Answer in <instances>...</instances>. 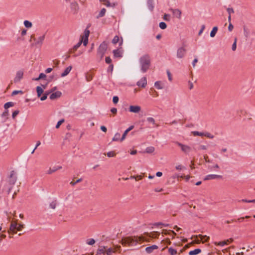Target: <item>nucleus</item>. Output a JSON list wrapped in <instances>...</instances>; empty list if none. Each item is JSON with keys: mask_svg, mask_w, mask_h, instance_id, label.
<instances>
[{"mask_svg": "<svg viewBox=\"0 0 255 255\" xmlns=\"http://www.w3.org/2000/svg\"><path fill=\"white\" fill-rule=\"evenodd\" d=\"M143 240V239L140 237L130 236L123 238L120 243L125 246L133 247L140 244Z\"/></svg>", "mask_w": 255, "mask_h": 255, "instance_id": "f257e3e1", "label": "nucleus"}, {"mask_svg": "<svg viewBox=\"0 0 255 255\" xmlns=\"http://www.w3.org/2000/svg\"><path fill=\"white\" fill-rule=\"evenodd\" d=\"M139 62L141 71L145 73L151 65L150 56L148 54H144L140 57Z\"/></svg>", "mask_w": 255, "mask_h": 255, "instance_id": "f03ea898", "label": "nucleus"}, {"mask_svg": "<svg viewBox=\"0 0 255 255\" xmlns=\"http://www.w3.org/2000/svg\"><path fill=\"white\" fill-rule=\"evenodd\" d=\"M24 227V225L23 224H18L17 220L12 221L7 231L9 234V238H12V236L11 235L16 234L17 231H21Z\"/></svg>", "mask_w": 255, "mask_h": 255, "instance_id": "7ed1b4c3", "label": "nucleus"}, {"mask_svg": "<svg viewBox=\"0 0 255 255\" xmlns=\"http://www.w3.org/2000/svg\"><path fill=\"white\" fill-rule=\"evenodd\" d=\"M209 239V237L201 235H192V245L194 244H198L202 241L203 243L207 242Z\"/></svg>", "mask_w": 255, "mask_h": 255, "instance_id": "20e7f679", "label": "nucleus"}, {"mask_svg": "<svg viewBox=\"0 0 255 255\" xmlns=\"http://www.w3.org/2000/svg\"><path fill=\"white\" fill-rule=\"evenodd\" d=\"M121 246L113 245L111 247L106 246V254L107 255H112L114 253L120 252Z\"/></svg>", "mask_w": 255, "mask_h": 255, "instance_id": "39448f33", "label": "nucleus"}, {"mask_svg": "<svg viewBox=\"0 0 255 255\" xmlns=\"http://www.w3.org/2000/svg\"><path fill=\"white\" fill-rule=\"evenodd\" d=\"M45 38V35H43L42 36H39L36 39L34 35H31L30 36V41H31L32 40L34 41V43L31 44V46H41L43 41Z\"/></svg>", "mask_w": 255, "mask_h": 255, "instance_id": "423d86ee", "label": "nucleus"}, {"mask_svg": "<svg viewBox=\"0 0 255 255\" xmlns=\"http://www.w3.org/2000/svg\"><path fill=\"white\" fill-rule=\"evenodd\" d=\"M17 180V176L14 171H11L10 172L9 183L10 186L13 185ZM12 189V186H10L8 189V193H9Z\"/></svg>", "mask_w": 255, "mask_h": 255, "instance_id": "0eeeda50", "label": "nucleus"}, {"mask_svg": "<svg viewBox=\"0 0 255 255\" xmlns=\"http://www.w3.org/2000/svg\"><path fill=\"white\" fill-rule=\"evenodd\" d=\"M108 48V44L105 42L101 43L98 48V55L102 58Z\"/></svg>", "mask_w": 255, "mask_h": 255, "instance_id": "6e6552de", "label": "nucleus"}, {"mask_svg": "<svg viewBox=\"0 0 255 255\" xmlns=\"http://www.w3.org/2000/svg\"><path fill=\"white\" fill-rule=\"evenodd\" d=\"M90 34V31L86 28L84 32V35L82 37L81 40H82L83 45L86 46L88 42V37Z\"/></svg>", "mask_w": 255, "mask_h": 255, "instance_id": "1a4fd4ad", "label": "nucleus"}, {"mask_svg": "<svg viewBox=\"0 0 255 255\" xmlns=\"http://www.w3.org/2000/svg\"><path fill=\"white\" fill-rule=\"evenodd\" d=\"M70 9L73 14H77L79 9V5L77 1H73L70 3Z\"/></svg>", "mask_w": 255, "mask_h": 255, "instance_id": "9d476101", "label": "nucleus"}, {"mask_svg": "<svg viewBox=\"0 0 255 255\" xmlns=\"http://www.w3.org/2000/svg\"><path fill=\"white\" fill-rule=\"evenodd\" d=\"M141 109L139 106L131 105L129 107V111L132 113L138 114L140 112Z\"/></svg>", "mask_w": 255, "mask_h": 255, "instance_id": "9b49d317", "label": "nucleus"}, {"mask_svg": "<svg viewBox=\"0 0 255 255\" xmlns=\"http://www.w3.org/2000/svg\"><path fill=\"white\" fill-rule=\"evenodd\" d=\"M23 71L21 70L16 72L15 77L14 78V82L17 83L19 82L23 78Z\"/></svg>", "mask_w": 255, "mask_h": 255, "instance_id": "f8f14e48", "label": "nucleus"}, {"mask_svg": "<svg viewBox=\"0 0 255 255\" xmlns=\"http://www.w3.org/2000/svg\"><path fill=\"white\" fill-rule=\"evenodd\" d=\"M136 85L138 87H140L141 88H145L147 85V79L145 77H142L137 83Z\"/></svg>", "mask_w": 255, "mask_h": 255, "instance_id": "ddd939ff", "label": "nucleus"}, {"mask_svg": "<svg viewBox=\"0 0 255 255\" xmlns=\"http://www.w3.org/2000/svg\"><path fill=\"white\" fill-rule=\"evenodd\" d=\"M178 146L181 147L182 151L186 154H188L190 151V147L188 146L182 144L180 143L177 142Z\"/></svg>", "mask_w": 255, "mask_h": 255, "instance_id": "4468645a", "label": "nucleus"}, {"mask_svg": "<svg viewBox=\"0 0 255 255\" xmlns=\"http://www.w3.org/2000/svg\"><path fill=\"white\" fill-rule=\"evenodd\" d=\"M62 168V166H54L53 167H50L48 170L46 171V174L48 175L52 174V173L55 172L58 170H60Z\"/></svg>", "mask_w": 255, "mask_h": 255, "instance_id": "2eb2a0df", "label": "nucleus"}, {"mask_svg": "<svg viewBox=\"0 0 255 255\" xmlns=\"http://www.w3.org/2000/svg\"><path fill=\"white\" fill-rule=\"evenodd\" d=\"M170 10L172 12L173 16L178 19L181 18V11L179 9H170Z\"/></svg>", "mask_w": 255, "mask_h": 255, "instance_id": "dca6fc26", "label": "nucleus"}, {"mask_svg": "<svg viewBox=\"0 0 255 255\" xmlns=\"http://www.w3.org/2000/svg\"><path fill=\"white\" fill-rule=\"evenodd\" d=\"M61 95L62 93L61 92L56 91L54 93H52V94H51V95L49 96V98L52 100H54L60 98Z\"/></svg>", "mask_w": 255, "mask_h": 255, "instance_id": "f3484780", "label": "nucleus"}, {"mask_svg": "<svg viewBox=\"0 0 255 255\" xmlns=\"http://www.w3.org/2000/svg\"><path fill=\"white\" fill-rule=\"evenodd\" d=\"M186 53V49L184 47H181L177 50V55L179 58H181L184 57Z\"/></svg>", "mask_w": 255, "mask_h": 255, "instance_id": "a211bd4d", "label": "nucleus"}, {"mask_svg": "<svg viewBox=\"0 0 255 255\" xmlns=\"http://www.w3.org/2000/svg\"><path fill=\"white\" fill-rule=\"evenodd\" d=\"M222 176L216 174H209L204 178V180H212L217 178H221Z\"/></svg>", "mask_w": 255, "mask_h": 255, "instance_id": "6ab92c4d", "label": "nucleus"}, {"mask_svg": "<svg viewBox=\"0 0 255 255\" xmlns=\"http://www.w3.org/2000/svg\"><path fill=\"white\" fill-rule=\"evenodd\" d=\"M106 254V246H100L97 252V255H105Z\"/></svg>", "mask_w": 255, "mask_h": 255, "instance_id": "aec40b11", "label": "nucleus"}, {"mask_svg": "<svg viewBox=\"0 0 255 255\" xmlns=\"http://www.w3.org/2000/svg\"><path fill=\"white\" fill-rule=\"evenodd\" d=\"M114 55L115 57H122L123 50L121 48L117 49L113 51Z\"/></svg>", "mask_w": 255, "mask_h": 255, "instance_id": "412c9836", "label": "nucleus"}, {"mask_svg": "<svg viewBox=\"0 0 255 255\" xmlns=\"http://www.w3.org/2000/svg\"><path fill=\"white\" fill-rule=\"evenodd\" d=\"M233 241V240L232 239H230L227 240L226 241L219 242L218 243H215V244L216 245H217L219 246H223L225 245H228L229 244L231 243Z\"/></svg>", "mask_w": 255, "mask_h": 255, "instance_id": "4be33fe9", "label": "nucleus"}, {"mask_svg": "<svg viewBox=\"0 0 255 255\" xmlns=\"http://www.w3.org/2000/svg\"><path fill=\"white\" fill-rule=\"evenodd\" d=\"M158 249V246L156 245H152L150 247H148L146 248L145 251L147 253H152L154 250H157Z\"/></svg>", "mask_w": 255, "mask_h": 255, "instance_id": "5701e85b", "label": "nucleus"}, {"mask_svg": "<svg viewBox=\"0 0 255 255\" xmlns=\"http://www.w3.org/2000/svg\"><path fill=\"white\" fill-rule=\"evenodd\" d=\"M119 41H120V46H121L123 44V38H121V40H120L119 37L117 35L115 36L113 39L112 40V43L114 44L117 43Z\"/></svg>", "mask_w": 255, "mask_h": 255, "instance_id": "b1692460", "label": "nucleus"}, {"mask_svg": "<svg viewBox=\"0 0 255 255\" xmlns=\"http://www.w3.org/2000/svg\"><path fill=\"white\" fill-rule=\"evenodd\" d=\"M71 69H72V66H69L67 67L65 69L64 72L61 73V76L63 77H65V76H67L70 73V72L71 71Z\"/></svg>", "mask_w": 255, "mask_h": 255, "instance_id": "393cba45", "label": "nucleus"}, {"mask_svg": "<svg viewBox=\"0 0 255 255\" xmlns=\"http://www.w3.org/2000/svg\"><path fill=\"white\" fill-rule=\"evenodd\" d=\"M43 89L40 86H37L36 87V92L38 97H40L41 94L43 93Z\"/></svg>", "mask_w": 255, "mask_h": 255, "instance_id": "a878e982", "label": "nucleus"}, {"mask_svg": "<svg viewBox=\"0 0 255 255\" xmlns=\"http://www.w3.org/2000/svg\"><path fill=\"white\" fill-rule=\"evenodd\" d=\"M100 2H102L103 4L106 5L107 6H114L115 4H111L110 1L108 0H100Z\"/></svg>", "mask_w": 255, "mask_h": 255, "instance_id": "bb28decb", "label": "nucleus"}, {"mask_svg": "<svg viewBox=\"0 0 255 255\" xmlns=\"http://www.w3.org/2000/svg\"><path fill=\"white\" fill-rule=\"evenodd\" d=\"M106 12V9L105 8H103L101 9L99 14L97 16V18H99L100 17H103L105 15Z\"/></svg>", "mask_w": 255, "mask_h": 255, "instance_id": "cd10ccee", "label": "nucleus"}, {"mask_svg": "<svg viewBox=\"0 0 255 255\" xmlns=\"http://www.w3.org/2000/svg\"><path fill=\"white\" fill-rule=\"evenodd\" d=\"M24 25L27 28H31L32 26V23L28 20H24L23 22Z\"/></svg>", "mask_w": 255, "mask_h": 255, "instance_id": "c85d7f7f", "label": "nucleus"}, {"mask_svg": "<svg viewBox=\"0 0 255 255\" xmlns=\"http://www.w3.org/2000/svg\"><path fill=\"white\" fill-rule=\"evenodd\" d=\"M120 136H121L120 133L119 132H117L115 134L114 136L113 137V138L112 139V140L113 141H119V140H121Z\"/></svg>", "mask_w": 255, "mask_h": 255, "instance_id": "c756f323", "label": "nucleus"}, {"mask_svg": "<svg viewBox=\"0 0 255 255\" xmlns=\"http://www.w3.org/2000/svg\"><path fill=\"white\" fill-rule=\"evenodd\" d=\"M217 30H218V27L216 26L214 27L212 30L211 31V33H210L211 37H214L217 32Z\"/></svg>", "mask_w": 255, "mask_h": 255, "instance_id": "7c9ffc66", "label": "nucleus"}, {"mask_svg": "<svg viewBox=\"0 0 255 255\" xmlns=\"http://www.w3.org/2000/svg\"><path fill=\"white\" fill-rule=\"evenodd\" d=\"M147 5L148 8L152 11L153 9L154 6L153 4V2L152 0H148L147 1Z\"/></svg>", "mask_w": 255, "mask_h": 255, "instance_id": "2f4dec72", "label": "nucleus"}, {"mask_svg": "<svg viewBox=\"0 0 255 255\" xmlns=\"http://www.w3.org/2000/svg\"><path fill=\"white\" fill-rule=\"evenodd\" d=\"M13 105H14L13 103H12L11 102H9L5 103L4 105V108L5 110H7L9 107L13 106Z\"/></svg>", "mask_w": 255, "mask_h": 255, "instance_id": "473e14b6", "label": "nucleus"}, {"mask_svg": "<svg viewBox=\"0 0 255 255\" xmlns=\"http://www.w3.org/2000/svg\"><path fill=\"white\" fill-rule=\"evenodd\" d=\"M168 253L171 255H177V251L172 248H170L168 249Z\"/></svg>", "mask_w": 255, "mask_h": 255, "instance_id": "72a5a7b5", "label": "nucleus"}, {"mask_svg": "<svg viewBox=\"0 0 255 255\" xmlns=\"http://www.w3.org/2000/svg\"><path fill=\"white\" fill-rule=\"evenodd\" d=\"M154 147L153 146L148 147L145 149V152L148 153H152L154 151Z\"/></svg>", "mask_w": 255, "mask_h": 255, "instance_id": "f704fd0d", "label": "nucleus"}, {"mask_svg": "<svg viewBox=\"0 0 255 255\" xmlns=\"http://www.w3.org/2000/svg\"><path fill=\"white\" fill-rule=\"evenodd\" d=\"M82 43V40H80V41L78 43H77L75 45H74L73 46L74 51H76L77 50V49L81 45Z\"/></svg>", "mask_w": 255, "mask_h": 255, "instance_id": "c9c22d12", "label": "nucleus"}, {"mask_svg": "<svg viewBox=\"0 0 255 255\" xmlns=\"http://www.w3.org/2000/svg\"><path fill=\"white\" fill-rule=\"evenodd\" d=\"M107 155L109 157H115L116 155V153L114 151H111L107 152Z\"/></svg>", "mask_w": 255, "mask_h": 255, "instance_id": "e433bc0d", "label": "nucleus"}, {"mask_svg": "<svg viewBox=\"0 0 255 255\" xmlns=\"http://www.w3.org/2000/svg\"><path fill=\"white\" fill-rule=\"evenodd\" d=\"M57 206V203L56 201H52L51 203H50L49 205V207L52 209H55L56 208V207Z\"/></svg>", "mask_w": 255, "mask_h": 255, "instance_id": "4c0bfd02", "label": "nucleus"}, {"mask_svg": "<svg viewBox=\"0 0 255 255\" xmlns=\"http://www.w3.org/2000/svg\"><path fill=\"white\" fill-rule=\"evenodd\" d=\"M130 178L135 179L136 180H141L142 178V176H141V175H136V176L133 175V176H131L130 177Z\"/></svg>", "mask_w": 255, "mask_h": 255, "instance_id": "58836bf2", "label": "nucleus"}, {"mask_svg": "<svg viewBox=\"0 0 255 255\" xmlns=\"http://www.w3.org/2000/svg\"><path fill=\"white\" fill-rule=\"evenodd\" d=\"M159 27L162 29H164L166 28V24L164 22H161L159 24Z\"/></svg>", "mask_w": 255, "mask_h": 255, "instance_id": "ea45409f", "label": "nucleus"}, {"mask_svg": "<svg viewBox=\"0 0 255 255\" xmlns=\"http://www.w3.org/2000/svg\"><path fill=\"white\" fill-rule=\"evenodd\" d=\"M86 243L89 245H93L95 244V241L93 239H89L87 240Z\"/></svg>", "mask_w": 255, "mask_h": 255, "instance_id": "a19ab883", "label": "nucleus"}, {"mask_svg": "<svg viewBox=\"0 0 255 255\" xmlns=\"http://www.w3.org/2000/svg\"><path fill=\"white\" fill-rule=\"evenodd\" d=\"M201 252V250L200 249H196L195 250H192V255H196L199 254Z\"/></svg>", "mask_w": 255, "mask_h": 255, "instance_id": "79ce46f5", "label": "nucleus"}, {"mask_svg": "<svg viewBox=\"0 0 255 255\" xmlns=\"http://www.w3.org/2000/svg\"><path fill=\"white\" fill-rule=\"evenodd\" d=\"M46 77V75L43 74V73H40L39 74V76L38 78H36L34 79V80L35 81H38L40 79H43V78H44Z\"/></svg>", "mask_w": 255, "mask_h": 255, "instance_id": "37998d69", "label": "nucleus"}, {"mask_svg": "<svg viewBox=\"0 0 255 255\" xmlns=\"http://www.w3.org/2000/svg\"><path fill=\"white\" fill-rule=\"evenodd\" d=\"M159 233L154 232V233H151L150 234V237H151L152 238H157L159 236Z\"/></svg>", "mask_w": 255, "mask_h": 255, "instance_id": "c03bdc74", "label": "nucleus"}, {"mask_svg": "<svg viewBox=\"0 0 255 255\" xmlns=\"http://www.w3.org/2000/svg\"><path fill=\"white\" fill-rule=\"evenodd\" d=\"M128 132L129 131L127 129H126L125 131V132H124V133H123V134L122 135V138H121V141H123L126 138V136H127V134L128 133Z\"/></svg>", "mask_w": 255, "mask_h": 255, "instance_id": "a18cd8bd", "label": "nucleus"}, {"mask_svg": "<svg viewBox=\"0 0 255 255\" xmlns=\"http://www.w3.org/2000/svg\"><path fill=\"white\" fill-rule=\"evenodd\" d=\"M192 134L194 135V136H203L204 133L198 131H193L192 132Z\"/></svg>", "mask_w": 255, "mask_h": 255, "instance_id": "49530a36", "label": "nucleus"}, {"mask_svg": "<svg viewBox=\"0 0 255 255\" xmlns=\"http://www.w3.org/2000/svg\"><path fill=\"white\" fill-rule=\"evenodd\" d=\"M237 41V38H235V40H234V43L233 44V45H232V50L233 51H235L236 49Z\"/></svg>", "mask_w": 255, "mask_h": 255, "instance_id": "de8ad7c7", "label": "nucleus"}, {"mask_svg": "<svg viewBox=\"0 0 255 255\" xmlns=\"http://www.w3.org/2000/svg\"><path fill=\"white\" fill-rule=\"evenodd\" d=\"M178 177H179V176H178ZM180 177L183 179H185V180L187 181L189 180L190 176L189 175H181L180 176Z\"/></svg>", "mask_w": 255, "mask_h": 255, "instance_id": "09e8293b", "label": "nucleus"}, {"mask_svg": "<svg viewBox=\"0 0 255 255\" xmlns=\"http://www.w3.org/2000/svg\"><path fill=\"white\" fill-rule=\"evenodd\" d=\"M8 114V111L7 110H5V111L2 113L1 116L3 117H5L6 119H7Z\"/></svg>", "mask_w": 255, "mask_h": 255, "instance_id": "8fccbe9b", "label": "nucleus"}, {"mask_svg": "<svg viewBox=\"0 0 255 255\" xmlns=\"http://www.w3.org/2000/svg\"><path fill=\"white\" fill-rule=\"evenodd\" d=\"M164 20L166 21H169L170 20V15L168 14H164L163 16Z\"/></svg>", "mask_w": 255, "mask_h": 255, "instance_id": "3c124183", "label": "nucleus"}, {"mask_svg": "<svg viewBox=\"0 0 255 255\" xmlns=\"http://www.w3.org/2000/svg\"><path fill=\"white\" fill-rule=\"evenodd\" d=\"M64 122V120L63 119L60 120L56 125L55 128H58L60 127V126Z\"/></svg>", "mask_w": 255, "mask_h": 255, "instance_id": "603ef678", "label": "nucleus"}, {"mask_svg": "<svg viewBox=\"0 0 255 255\" xmlns=\"http://www.w3.org/2000/svg\"><path fill=\"white\" fill-rule=\"evenodd\" d=\"M155 87L158 89H161L162 87L160 86L159 82H156L154 84Z\"/></svg>", "mask_w": 255, "mask_h": 255, "instance_id": "864d4df0", "label": "nucleus"}, {"mask_svg": "<svg viewBox=\"0 0 255 255\" xmlns=\"http://www.w3.org/2000/svg\"><path fill=\"white\" fill-rule=\"evenodd\" d=\"M147 121L150 123L155 124V120L153 118L149 117L147 119Z\"/></svg>", "mask_w": 255, "mask_h": 255, "instance_id": "5fc2aeb1", "label": "nucleus"}, {"mask_svg": "<svg viewBox=\"0 0 255 255\" xmlns=\"http://www.w3.org/2000/svg\"><path fill=\"white\" fill-rule=\"evenodd\" d=\"M113 102L114 104H117L119 102V98L118 96H114L113 99Z\"/></svg>", "mask_w": 255, "mask_h": 255, "instance_id": "6e6d98bb", "label": "nucleus"}, {"mask_svg": "<svg viewBox=\"0 0 255 255\" xmlns=\"http://www.w3.org/2000/svg\"><path fill=\"white\" fill-rule=\"evenodd\" d=\"M19 111L18 110H16V111H14L13 113H12V117L13 119H14L15 117L19 113Z\"/></svg>", "mask_w": 255, "mask_h": 255, "instance_id": "4d7b16f0", "label": "nucleus"}, {"mask_svg": "<svg viewBox=\"0 0 255 255\" xmlns=\"http://www.w3.org/2000/svg\"><path fill=\"white\" fill-rule=\"evenodd\" d=\"M81 181H82V179H81V178H80V179H79L77 180H76V181H75V182L71 181V182H70V184H71L72 185L74 186V185H75L76 184H77V183H79V182H81Z\"/></svg>", "mask_w": 255, "mask_h": 255, "instance_id": "13d9d810", "label": "nucleus"}, {"mask_svg": "<svg viewBox=\"0 0 255 255\" xmlns=\"http://www.w3.org/2000/svg\"><path fill=\"white\" fill-rule=\"evenodd\" d=\"M203 135H204L207 137H209L210 138H213L214 137L213 135H211L210 133H208V132H206L205 133H204Z\"/></svg>", "mask_w": 255, "mask_h": 255, "instance_id": "bf43d9fd", "label": "nucleus"}, {"mask_svg": "<svg viewBox=\"0 0 255 255\" xmlns=\"http://www.w3.org/2000/svg\"><path fill=\"white\" fill-rule=\"evenodd\" d=\"M19 93L22 94L23 92L22 91H13L12 93V95H15Z\"/></svg>", "mask_w": 255, "mask_h": 255, "instance_id": "052dcab7", "label": "nucleus"}, {"mask_svg": "<svg viewBox=\"0 0 255 255\" xmlns=\"http://www.w3.org/2000/svg\"><path fill=\"white\" fill-rule=\"evenodd\" d=\"M105 61L107 64H110L112 62V60L110 57H106Z\"/></svg>", "mask_w": 255, "mask_h": 255, "instance_id": "680f3d73", "label": "nucleus"}, {"mask_svg": "<svg viewBox=\"0 0 255 255\" xmlns=\"http://www.w3.org/2000/svg\"><path fill=\"white\" fill-rule=\"evenodd\" d=\"M167 75H168V78L169 80L170 81H172L171 74L170 73V72L169 71H167Z\"/></svg>", "mask_w": 255, "mask_h": 255, "instance_id": "e2e57ef3", "label": "nucleus"}, {"mask_svg": "<svg viewBox=\"0 0 255 255\" xmlns=\"http://www.w3.org/2000/svg\"><path fill=\"white\" fill-rule=\"evenodd\" d=\"M191 243H189L188 244H186L183 248L180 251L181 252H182L183 251H184L186 249L190 247V245Z\"/></svg>", "mask_w": 255, "mask_h": 255, "instance_id": "0e129e2a", "label": "nucleus"}, {"mask_svg": "<svg viewBox=\"0 0 255 255\" xmlns=\"http://www.w3.org/2000/svg\"><path fill=\"white\" fill-rule=\"evenodd\" d=\"M111 112L114 114H116L117 113V109L116 108H113L111 109Z\"/></svg>", "mask_w": 255, "mask_h": 255, "instance_id": "69168bd1", "label": "nucleus"}, {"mask_svg": "<svg viewBox=\"0 0 255 255\" xmlns=\"http://www.w3.org/2000/svg\"><path fill=\"white\" fill-rule=\"evenodd\" d=\"M47 97L46 96V94H43L42 97H40L41 101H44L47 99Z\"/></svg>", "mask_w": 255, "mask_h": 255, "instance_id": "338daca9", "label": "nucleus"}, {"mask_svg": "<svg viewBox=\"0 0 255 255\" xmlns=\"http://www.w3.org/2000/svg\"><path fill=\"white\" fill-rule=\"evenodd\" d=\"M101 129L105 132H106L107 130L106 127L104 126L101 127Z\"/></svg>", "mask_w": 255, "mask_h": 255, "instance_id": "774afa93", "label": "nucleus"}]
</instances>
